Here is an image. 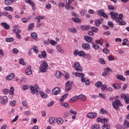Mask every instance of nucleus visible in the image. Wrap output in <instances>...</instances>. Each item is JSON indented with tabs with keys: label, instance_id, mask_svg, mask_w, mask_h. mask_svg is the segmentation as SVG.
Returning a JSON list of instances; mask_svg holds the SVG:
<instances>
[{
	"label": "nucleus",
	"instance_id": "nucleus-1",
	"mask_svg": "<svg viewBox=\"0 0 129 129\" xmlns=\"http://www.w3.org/2000/svg\"><path fill=\"white\" fill-rule=\"evenodd\" d=\"M109 15L111 16V18L112 19V20H115L116 23H119L120 26H124L126 25V23L125 21H122V19H123V15L122 14L118 15V13H117L111 12L109 13Z\"/></svg>",
	"mask_w": 129,
	"mask_h": 129
},
{
	"label": "nucleus",
	"instance_id": "nucleus-2",
	"mask_svg": "<svg viewBox=\"0 0 129 129\" xmlns=\"http://www.w3.org/2000/svg\"><path fill=\"white\" fill-rule=\"evenodd\" d=\"M30 88V91L32 94H36L37 95L40 93V95L42 98H47V97H48L47 94L44 93L42 91H40V88L38 85H35L34 86L31 85Z\"/></svg>",
	"mask_w": 129,
	"mask_h": 129
},
{
	"label": "nucleus",
	"instance_id": "nucleus-3",
	"mask_svg": "<svg viewBox=\"0 0 129 129\" xmlns=\"http://www.w3.org/2000/svg\"><path fill=\"white\" fill-rule=\"evenodd\" d=\"M112 105L115 110H118L119 109L118 106H123V104L121 103L119 99H116L115 101H114L112 102Z\"/></svg>",
	"mask_w": 129,
	"mask_h": 129
},
{
	"label": "nucleus",
	"instance_id": "nucleus-4",
	"mask_svg": "<svg viewBox=\"0 0 129 129\" xmlns=\"http://www.w3.org/2000/svg\"><path fill=\"white\" fill-rule=\"evenodd\" d=\"M97 13L99 17H103V18H105V19L108 18V16L106 14L104 13V11L102 9L99 10L97 12Z\"/></svg>",
	"mask_w": 129,
	"mask_h": 129
},
{
	"label": "nucleus",
	"instance_id": "nucleus-5",
	"mask_svg": "<svg viewBox=\"0 0 129 129\" xmlns=\"http://www.w3.org/2000/svg\"><path fill=\"white\" fill-rule=\"evenodd\" d=\"M96 116H97V113L96 112H89L87 114V117L90 119L95 118Z\"/></svg>",
	"mask_w": 129,
	"mask_h": 129
},
{
	"label": "nucleus",
	"instance_id": "nucleus-6",
	"mask_svg": "<svg viewBox=\"0 0 129 129\" xmlns=\"http://www.w3.org/2000/svg\"><path fill=\"white\" fill-rule=\"evenodd\" d=\"M53 95H58L60 93V88L56 87L53 88L51 91Z\"/></svg>",
	"mask_w": 129,
	"mask_h": 129
},
{
	"label": "nucleus",
	"instance_id": "nucleus-7",
	"mask_svg": "<svg viewBox=\"0 0 129 129\" xmlns=\"http://www.w3.org/2000/svg\"><path fill=\"white\" fill-rule=\"evenodd\" d=\"M79 66H80V64L78 63V62H76L73 67L75 68V70H76V71H79L80 72H82V68H79Z\"/></svg>",
	"mask_w": 129,
	"mask_h": 129
},
{
	"label": "nucleus",
	"instance_id": "nucleus-8",
	"mask_svg": "<svg viewBox=\"0 0 129 129\" xmlns=\"http://www.w3.org/2000/svg\"><path fill=\"white\" fill-rule=\"evenodd\" d=\"M103 22V19L100 18L99 19L97 20L95 22V25L96 27H99L101 24Z\"/></svg>",
	"mask_w": 129,
	"mask_h": 129
},
{
	"label": "nucleus",
	"instance_id": "nucleus-9",
	"mask_svg": "<svg viewBox=\"0 0 129 129\" xmlns=\"http://www.w3.org/2000/svg\"><path fill=\"white\" fill-rule=\"evenodd\" d=\"M32 67L31 66H28L27 68L25 71V74L26 75H31L32 74V70H31Z\"/></svg>",
	"mask_w": 129,
	"mask_h": 129
},
{
	"label": "nucleus",
	"instance_id": "nucleus-10",
	"mask_svg": "<svg viewBox=\"0 0 129 129\" xmlns=\"http://www.w3.org/2000/svg\"><path fill=\"white\" fill-rule=\"evenodd\" d=\"M82 48L84 50H89L90 49V44L89 43H83L82 45Z\"/></svg>",
	"mask_w": 129,
	"mask_h": 129
},
{
	"label": "nucleus",
	"instance_id": "nucleus-11",
	"mask_svg": "<svg viewBox=\"0 0 129 129\" xmlns=\"http://www.w3.org/2000/svg\"><path fill=\"white\" fill-rule=\"evenodd\" d=\"M2 104L5 105L6 103H8V97L6 96H3L2 98V100L1 102Z\"/></svg>",
	"mask_w": 129,
	"mask_h": 129
},
{
	"label": "nucleus",
	"instance_id": "nucleus-12",
	"mask_svg": "<svg viewBox=\"0 0 129 129\" xmlns=\"http://www.w3.org/2000/svg\"><path fill=\"white\" fill-rule=\"evenodd\" d=\"M84 39L88 43H90V42H92V40H93V38H92V37L88 36H85Z\"/></svg>",
	"mask_w": 129,
	"mask_h": 129
},
{
	"label": "nucleus",
	"instance_id": "nucleus-13",
	"mask_svg": "<svg viewBox=\"0 0 129 129\" xmlns=\"http://www.w3.org/2000/svg\"><path fill=\"white\" fill-rule=\"evenodd\" d=\"M14 77H15V74L11 73L10 75L7 76L6 78L7 80H12V79H14Z\"/></svg>",
	"mask_w": 129,
	"mask_h": 129
},
{
	"label": "nucleus",
	"instance_id": "nucleus-14",
	"mask_svg": "<svg viewBox=\"0 0 129 129\" xmlns=\"http://www.w3.org/2000/svg\"><path fill=\"white\" fill-rule=\"evenodd\" d=\"M90 26L89 25H82L81 27V30L82 31H88V30H90Z\"/></svg>",
	"mask_w": 129,
	"mask_h": 129
},
{
	"label": "nucleus",
	"instance_id": "nucleus-15",
	"mask_svg": "<svg viewBox=\"0 0 129 129\" xmlns=\"http://www.w3.org/2000/svg\"><path fill=\"white\" fill-rule=\"evenodd\" d=\"M72 2H74V0H66V5L65 6V8L66 9H68L69 7V6L72 4Z\"/></svg>",
	"mask_w": 129,
	"mask_h": 129
},
{
	"label": "nucleus",
	"instance_id": "nucleus-16",
	"mask_svg": "<svg viewBox=\"0 0 129 129\" xmlns=\"http://www.w3.org/2000/svg\"><path fill=\"white\" fill-rule=\"evenodd\" d=\"M42 64L40 65V66H43V67H46V68H48L49 67V65H48V62H47V60H41Z\"/></svg>",
	"mask_w": 129,
	"mask_h": 129
},
{
	"label": "nucleus",
	"instance_id": "nucleus-17",
	"mask_svg": "<svg viewBox=\"0 0 129 129\" xmlns=\"http://www.w3.org/2000/svg\"><path fill=\"white\" fill-rule=\"evenodd\" d=\"M116 78L117 79H118L121 81H125V78H124L123 76H121L120 75H117Z\"/></svg>",
	"mask_w": 129,
	"mask_h": 129
},
{
	"label": "nucleus",
	"instance_id": "nucleus-18",
	"mask_svg": "<svg viewBox=\"0 0 129 129\" xmlns=\"http://www.w3.org/2000/svg\"><path fill=\"white\" fill-rule=\"evenodd\" d=\"M14 2H15V0H5L4 3L7 6H11Z\"/></svg>",
	"mask_w": 129,
	"mask_h": 129
},
{
	"label": "nucleus",
	"instance_id": "nucleus-19",
	"mask_svg": "<svg viewBox=\"0 0 129 129\" xmlns=\"http://www.w3.org/2000/svg\"><path fill=\"white\" fill-rule=\"evenodd\" d=\"M47 69H48V68H46L43 66H40L39 70L40 72H42V73H46V72H47Z\"/></svg>",
	"mask_w": 129,
	"mask_h": 129
},
{
	"label": "nucleus",
	"instance_id": "nucleus-20",
	"mask_svg": "<svg viewBox=\"0 0 129 129\" xmlns=\"http://www.w3.org/2000/svg\"><path fill=\"white\" fill-rule=\"evenodd\" d=\"M2 25L4 27L5 30H9L10 29V25L6 22H3L1 23Z\"/></svg>",
	"mask_w": 129,
	"mask_h": 129
},
{
	"label": "nucleus",
	"instance_id": "nucleus-21",
	"mask_svg": "<svg viewBox=\"0 0 129 129\" xmlns=\"http://www.w3.org/2000/svg\"><path fill=\"white\" fill-rule=\"evenodd\" d=\"M95 43L98 45H101L102 46V45H103V39L101 38L100 39L96 40L95 41Z\"/></svg>",
	"mask_w": 129,
	"mask_h": 129
},
{
	"label": "nucleus",
	"instance_id": "nucleus-22",
	"mask_svg": "<svg viewBox=\"0 0 129 129\" xmlns=\"http://www.w3.org/2000/svg\"><path fill=\"white\" fill-rule=\"evenodd\" d=\"M78 99L82 101L86 100V97L84 95H80L78 96Z\"/></svg>",
	"mask_w": 129,
	"mask_h": 129
},
{
	"label": "nucleus",
	"instance_id": "nucleus-23",
	"mask_svg": "<svg viewBox=\"0 0 129 129\" xmlns=\"http://www.w3.org/2000/svg\"><path fill=\"white\" fill-rule=\"evenodd\" d=\"M112 86L114 89L118 90V89H120V85H118V84H112Z\"/></svg>",
	"mask_w": 129,
	"mask_h": 129
},
{
	"label": "nucleus",
	"instance_id": "nucleus-24",
	"mask_svg": "<svg viewBox=\"0 0 129 129\" xmlns=\"http://www.w3.org/2000/svg\"><path fill=\"white\" fill-rule=\"evenodd\" d=\"M84 75H85V74L82 73H75V76H77V77H80L81 78L84 77Z\"/></svg>",
	"mask_w": 129,
	"mask_h": 129
},
{
	"label": "nucleus",
	"instance_id": "nucleus-25",
	"mask_svg": "<svg viewBox=\"0 0 129 129\" xmlns=\"http://www.w3.org/2000/svg\"><path fill=\"white\" fill-rule=\"evenodd\" d=\"M69 32L73 33V34L77 33V30L75 28H69L68 29Z\"/></svg>",
	"mask_w": 129,
	"mask_h": 129
},
{
	"label": "nucleus",
	"instance_id": "nucleus-26",
	"mask_svg": "<svg viewBox=\"0 0 129 129\" xmlns=\"http://www.w3.org/2000/svg\"><path fill=\"white\" fill-rule=\"evenodd\" d=\"M48 121L50 124H54V122L55 121V118L52 117H50L49 118Z\"/></svg>",
	"mask_w": 129,
	"mask_h": 129
},
{
	"label": "nucleus",
	"instance_id": "nucleus-27",
	"mask_svg": "<svg viewBox=\"0 0 129 129\" xmlns=\"http://www.w3.org/2000/svg\"><path fill=\"white\" fill-rule=\"evenodd\" d=\"M95 86H96V87H98L99 88H100V87L102 86V82L100 81L97 82L95 84Z\"/></svg>",
	"mask_w": 129,
	"mask_h": 129
},
{
	"label": "nucleus",
	"instance_id": "nucleus-28",
	"mask_svg": "<svg viewBox=\"0 0 129 129\" xmlns=\"http://www.w3.org/2000/svg\"><path fill=\"white\" fill-rule=\"evenodd\" d=\"M31 37L34 39V40H37L38 39V36L37 34L35 32H33L31 34Z\"/></svg>",
	"mask_w": 129,
	"mask_h": 129
},
{
	"label": "nucleus",
	"instance_id": "nucleus-29",
	"mask_svg": "<svg viewBox=\"0 0 129 129\" xmlns=\"http://www.w3.org/2000/svg\"><path fill=\"white\" fill-rule=\"evenodd\" d=\"M73 84H74V82H72V81H68L65 84V86H72V85H73Z\"/></svg>",
	"mask_w": 129,
	"mask_h": 129
},
{
	"label": "nucleus",
	"instance_id": "nucleus-30",
	"mask_svg": "<svg viewBox=\"0 0 129 129\" xmlns=\"http://www.w3.org/2000/svg\"><path fill=\"white\" fill-rule=\"evenodd\" d=\"M76 100H78V96H75V97H72L70 99L69 101H71V102H74L76 101Z\"/></svg>",
	"mask_w": 129,
	"mask_h": 129
},
{
	"label": "nucleus",
	"instance_id": "nucleus-31",
	"mask_svg": "<svg viewBox=\"0 0 129 129\" xmlns=\"http://www.w3.org/2000/svg\"><path fill=\"white\" fill-rule=\"evenodd\" d=\"M92 47L95 50H98V49H99V45L96 43L95 44L94 42H92Z\"/></svg>",
	"mask_w": 129,
	"mask_h": 129
},
{
	"label": "nucleus",
	"instance_id": "nucleus-32",
	"mask_svg": "<svg viewBox=\"0 0 129 129\" xmlns=\"http://www.w3.org/2000/svg\"><path fill=\"white\" fill-rule=\"evenodd\" d=\"M14 91H15V88H14V87H11L9 90V94H10V95H14Z\"/></svg>",
	"mask_w": 129,
	"mask_h": 129
},
{
	"label": "nucleus",
	"instance_id": "nucleus-33",
	"mask_svg": "<svg viewBox=\"0 0 129 129\" xmlns=\"http://www.w3.org/2000/svg\"><path fill=\"white\" fill-rule=\"evenodd\" d=\"M63 121H64V120H63V119H62L61 118H58L56 119V122L58 124H62V123H63Z\"/></svg>",
	"mask_w": 129,
	"mask_h": 129
},
{
	"label": "nucleus",
	"instance_id": "nucleus-34",
	"mask_svg": "<svg viewBox=\"0 0 129 129\" xmlns=\"http://www.w3.org/2000/svg\"><path fill=\"white\" fill-rule=\"evenodd\" d=\"M124 126L126 127V128H128L129 127V122L126 119L124 120Z\"/></svg>",
	"mask_w": 129,
	"mask_h": 129
},
{
	"label": "nucleus",
	"instance_id": "nucleus-35",
	"mask_svg": "<svg viewBox=\"0 0 129 129\" xmlns=\"http://www.w3.org/2000/svg\"><path fill=\"white\" fill-rule=\"evenodd\" d=\"M72 19L74 23H77L80 22V19L78 18H72Z\"/></svg>",
	"mask_w": 129,
	"mask_h": 129
},
{
	"label": "nucleus",
	"instance_id": "nucleus-36",
	"mask_svg": "<svg viewBox=\"0 0 129 129\" xmlns=\"http://www.w3.org/2000/svg\"><path fill=\"white\" fill-rule=\"evenodd\" d=\"M34 23H30L29 25V27L28 28V31H32V30H33V29H34Z\"/></svg>",
	"mask_w": 129,
	"mask_h": 129
},
{
	"label": "nucleus",
	"instance_id": "nucleus-37",
	"mask_svg": "<svg viewBox=\"0 0 129 129\" xmlns=\"http://www.w3.org/2000/svg\"><path fill=\"white\" fill-rule=\"evenodd\" d=\"M100 113L101 114H107L108 112H107V111L104 110V109L103 108H101L100 110Z\"/></svg>",
	"mask_w": 129,
	"mask_h": 129
},
{
	"label": "nucleus",
	"instance_id": "nucleus-38",
	"mask_svg": "<svg viewBox=\"0 0 129 129\" xmlns=\"http://www.w3.org/2000/svg\"><path fill=\"white\" fill-rule=\"evenodd\" d=\"M62 74L60 72V71H56L55 73V76L56 78H60Z\"/></svg>",
	"mask_w": 129,
	"mask_h": 129
},
{
	"label": "nucleus",
	"instance_id": "nucleus-39",
	"mask_svg": "<svg viewBox=\"0 0 129 129\" xmlns=\"http://www.w3.org/2000/svg\"><path fill=\"white\" fill-rule=\"evenodd\" d=\"M109 121V119L107 118H103L102 119V123H107Z\"/></svg>",
	"mask_w": 129,
	"mask_h": 129
},
{
	"label": "nucleus",
	"instance_id": "nucleus-40",
	"mask_svg": "<svg viewBox=\"0 0 129 129\" xmlns=\"http://www.w3.org/2000/svg\"><path fill=\"white\" fill-rule=\"evenodd\" d=\"M103 129H109L110 128V125L109 124H104L102 126Z\"/></svg>",
	"mask_w": 129,
	"mask_h": 129
},
{
	"label": "nucleus",
	"instance_id": "nucleus-41",
	"mask_svg": "<svg viewBox=\"0 0 129 129\" xmlns=\"http://www.w3.org/2000/svg\"><path fill=\"white\" fill-rule=\"evenodd\" d=\"M19 64L23 65V66H26V63H25V60L23 58H21L19 60Z\"/></svg>",
	"mask_w": 129,
	"mask_h": 129
},
{
	"label": "nucleus",
	"instance_id": "nucleus-42",
	"mask_svg": "<svg viewBox=\"0 0 129 129\" xmlns=\"http://www.w3.org/2000/svg\"><path fill=\"white\" fill-rule=\"evenodd\" d=\"M5 11H9L10 12H13L14 11V9L11 7H6L5 8Z\"/></svg>",
	"mask_w": 129,
	"mask_h": 129
},
{
	"label": "nucleus",
	"instance_id": "nucleus-43",
	"mask_svg": "<svg viewBox=\"0 0 129 129\" xmlns=\"http://www.w3.org/2000/svg\"><path fill=\"white\" fill-rule=\"evenodd\" d=\"M79 56L80 57H84V56H85V52L82 50H81L79 52Z\"/></svg>",
	"mask_w": 129,
	"mask_h": 129
},
{
	"label": "nucleus",
	"instance_id": "nucleus-44",
	"mask_svg": "<svg viewBox=\"0 0 129 129\" xmlns=\"http://www.w3.org/2000/svg\"><path fill=\"white\" fill-rule=\"evenodd\" d=\"M56 49L58 51V52H60V53H63L64 52V50H63L61 48V46L58 45L56 47Z\"/></svg>",
	"mask_w": 129,
	"mask_h": 129
},
{
	"label": "nucleus",
	"instance_id": "nucleus-45",
	"mask_svg": "<svg viewBox=\"0 0 129 129\" xmlns=\"http://www.w3.org/2000/svg\"><path fill=\"white\" fill-rule=\"evenodd\" d=\"M41 56L43 59H45L46 57H47V53H46L45 51H43L41 52Z\"/></svg>",
	"mask_w": 129,
	"mask_h": 129
},
{
	"label": "nucleus",
	"instance_id": "nucleus-46",
	"mask_svg": "<svg viewBox=\"0 0 129 129\" xmlns=\"http://www.w3.org/2000/svg\"><path fill=\"white\" fill-rule=\"evenodd\" d=\"M108 9L109 11H114L115 10V8L113 5H110L108 6Z\"/></svg>",
	"mask_w": 129,
	"mask_h": 129
},
{
	"label": "nucleus",
	"instance_id": "nucleus-47",
	"mask_svg": "<svg viewBox=\"0 0 129 129\" xmlns=\"http://www.w3.org/2000/svg\"><path fill=\"white\" fill-rule=\"evenodd\" d=\"M91 30L92 31V32H94V33H96V32H97V31H98V28L95 27H92L91 28Z\"/></svg>",
	"mask_w": 129,
	"mask_h": 129
},
{
	"label": "nucleus",
	"instance_id": "nucleus-48",
	"mask_svg": "<svg viewBox=\"0 0 129 129\" xmlns=\"http://www.w3.org/2000/svg\"><path fill=\"white\" fill-rule=\"evenodd\" d=\"M13 32H14V33H15V34H19V33H21V32H22V31H21V30L19 29H13Z\"/></svg>",
	"mask_w": 129,
	"mask_h": 129
},
{
	"label": "nucleus",
	"instance_id": "nucleus-49",
	"mask_svg": "<svg viewBox=\"0 0 129 129\" xmlns=\"http://www.w3.org/2000/svg\"><path fill=\"white\" fill-rule=\"evenodd\" d=\"M72 89V86H66L65 91L66 92H68L69 90H71Z\"/></svg>",
	"mask_w": 129,
	"mask_h": 129
},
{
	"label": "nucleus",
	"instance_id": "nucleus-50",
	"mask_svg": "<svg viewBox=\"0 0 129 129\" xmlns=\"http://www.w3.org/2000/svg\"><path fill=\"white\" fill-rule=\"evenodd\" d=\"M33 50L35 53H36V54H38L39 53V50L37 49V46H33Z\"/></svg>",
	"mask_w": 129,
	"mask_h": 129
},
{
	"label": "nucleus",
	"instance_id": "nucleus-51",
	"mask_svg": "<svg viewBox=\"0 0 129 129\" xmlns=\"http://www.w3.org/2000/svg\"><path fill=\"white\" fill-rule=\"evenodd\" d=\"M10 104L12 107L16 106V101L14 100L13 101H10Z\"/></svg>",
	"mask_w": 129,
	"mask_h": 129
},
{
	"label": "nucleus",
	"instance_id": "nucleus-52",
	"mask_svg": "<svg viewBox=\"0 0 129 129\" xmlns=\"http://www.w3.org/2000/svg\"><path fill=\"white\" fill-rule=\"evenodd\" d=\"M69 112L72 114H74V115H76V114H77V111H74L73 109L70 110Z\"/></svg>",
	"mask_w": 129,
	"mask_h": 129
},
{
	"label": "nucleus",
	"instance_id": "nucleus-53",
	"mask_svg": "<svg viewBox=\"0 0 129 129\" xmlns=\"http://www.w3.org/2000/svg\"><path fill=\"white\" fill-rule=\"evenodd\" d=\"M104 71L107 73V72H112V70L110 69V68H107L106 69L104 70Z\"/></svg>",
	"mask_w": 129,
	"mask_h": 129
},
{
	"label": "nucleus",
	"instance_id": "nucleus-54",
	"mask_svg": "<svg viewBox=\"0 0 129 129\" xmlns=\"http://www.w3.org/2000/svg\"><path fill=\"white\" fill-rule=\"evenodd\" d=\"M99 61L100 64H104L106 63L105 60L103 58H100Z\"/></svg>",
	"mask_w": 129,
	"mask_h": 129
},
{
	"label": "nucleus",
	"instance_id": "nucleus-55",
	"mask_svg": "<svg viewBox=\"0 0 129 129\" xmlns=\"http://www.w3.org/2000/svg\"><path fill=\"white\" fill-rule=\"evenodd\" d=\"M74 56H79V50L76 49L74 51Z\"/></svg>",
	"mask_w": 129,
	"mask_h": 129
},
{
	"label": "nucleus",
	"instance_id": "nucleus-56",
	"mask_svg": "<svg viewBox=\"0 0 129 129\" xmlns=\"http://www.w3.org/2000/svg\"><path fill=\"white\" fill-rule=\"evenodd\" d=\"M103 52L104 54H109V50L107 48H104L103 49Z\"/></svg>",
	"mask_w": 129,
	"mask_h": 129
},
{
	"label": "nucleus",
	"instance_id": "nucleus-57",
	"mask_svg": "<svg viewBox=\"0 0 129 129\" xmlns=\"http://www.w3.org/2000/svg\"><path fill=\"white\" fill-rule=\"evenodd\" d=\"M71 14L73 17H75V18H79V16H78V15L76 13H75L74 11H72Z\"/></svg>",
	"mask_w": 129,
	"mask_h": 129
},
{
	"label": "nucleus",
	"instance_id": "nucleus-58",
	"mask_svg": "<svg viewBox=\"0 0 129 129\" xmlns=\"http://www.w3.org/2000/svg\"><path fill=\"white\" fill-rule=\"evenodd\" d=\"M6 41L8 42H14V39L13 38H7L6 39Z\"/></svg>",
	"mask_w": 129,
	"mask_h": 129
},
{
	"label": "nucleus",
	"instance_id": "nucleus-59",
	"mask_svg": "<svg viewBox=\"0 0 129 129\" xmlns=\"http://www.w3.org/2000/svg\"><path fill=\"white\" fill-rule=\"evenodd\" d=\"M108 26L110 28H113V23L111 21H108L107 23Z\"/></svg>",
	"mask_w": 129,
	"mask_h": 129
},
{
	"label": "nucleus",
	"instance_id": "nucleus-60",
	"mask_svg": "<svg viewBox=\"0 0 129 129\" xmlns=\"http://www.w3.org/2000/svg\"><path fill=\"white\" fill-rule=\"evenodd\" d=\"M108 60H109V61H113V60H114V57H113V56L112 55H109L108 56Z\"/></svg>",
	"mask_w": 129,
	"mask_h": 129
},
{
	"label": "nucleus",
	"instance_id": "nucleus-61",
	"mask_svg": "<svg viewBox=\"0 0 129 129\" xmlns=\"http://www.w3.org/2000/svg\"><path fill=\"white\" fill-rule=\"evenodd\" d=\"M50 43L52 46H55V45H56L57 44V42L55 41L54 40H51L50 41Z\"/></svg>",
	"mask_w": 129,
	"mask_h": 129
},
{
	"label": "nucleus",
	"instance_id": "nucleus-62",
	"mask_svg": "<svg viewBox=\"0 0 129 129\" xmlns=\"http://www.w3.org/2000/svg\"><path fill=\"white\" fill-rule=\"evenodd\" d=\"M101 90H103V91H104L105 89H106V85L105 84L102 85V86H101Z\"/></svg>",
	"mask_w": 129,
	"mask_h": 129
},
{
	"label": "nucleus",
	"instance_id": "nucleus-63",
	"mask_svg": "<svg viewBox=\"0 0 129 129\" xmlns=\"http://www.w3.org/2000/svg\"><path fill=\"white\" fill-rule=\"evenodd\" d=\"M99 127H100L99 125H98V124H95L94 126H92V129H94V128L98 129V128H99Z\"/></svg>",
	"mask_w": 129,
	"mask_h": 129
},
{
	"label": "nucleus",
	"instance_id": "nucleus-64",
	"mask_svg": "<svg viewBox=\"0 0 129 129\" xmlns=\"http://www.w3.org/2000/svg\"><path fill=\"white\" fill-rule=\"evenodd\" d=\"M124 101L126 103L128 104L129 103V96L127 97H126L125 99H124Z\"/></svg>",
	"mask_w": 129,
	"mask_h": 129
}]
</instances>
